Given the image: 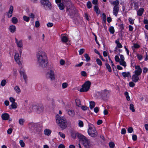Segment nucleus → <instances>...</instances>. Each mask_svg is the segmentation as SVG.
Masks as SVG:
<instances>
[{
    "mask_svg": "<svg viewBox=\"0 0 148 148\" xmlns=\"http://www.w3.org/2000/svg\"><path fill=\"white\" fill-rule=\"evenodd\" d=\"M36 57L39 66L42 68L45 67L47 63V56L43 51H40L36 54Z\"/></svg>",
    "mask_w": 148,
    "mask_h": 148,
    "instance_id": "1",
    "label": "nucleus"
},
{
    "mask_svg": "<svg viewBox=\"0 0 148 148\" xmlns=\"http://www.w3.org/2000/svg\"><path fill=\"white\" fill-rule=\"evenodd\" d=\"M56 120L57 123L61 128L64 129L66 127L67 123L64 117L61 116L57 114L56 116Z\"/></svg>",
    "mask_w": 148,
    "mask_h": 148,
    "instance_id": "2",
    "label": "nucleus"
},
{
    "mask_svg": "<svg viewBox=\"0 0 148 148\" xmlns=\"http://www.w3.org/2000/svg\"><path fill=\"white\" fill-rule=\"evenodd\" d=\"M80 138V141L82 142V143L84 146L86 148H90L92 145L90 140L88 139L86 137L83 136H79Z\"/></svg>",
    "mask_w": 148,
    "mask_h": 148,
    "instance_id": "3",
    "label": "nucleus"
},
{
    "mask_svg": "<svg viewBox=\"0 0 148 148\" xmlns=\"http://www.w3.org/2000/svg\"><path fill=\"white\" fill-rule=\"evenodd\" d=\"M91 84V82L90 81L86 82L82 86V88L80 89L79 91L81 92L88 91L90 88Z\"/></svg>",
    "mask_w": 148,
    "mask_h": 148,
    "instance_id": "4",
    "label": "nucleus"
},
{
    "mask_svg": "<svg viewBox=\"0 0 148 148\" xmlns=\"http://www.w3.org/2000/svg\"><path fill=\"white\" fill-rule=\"evenodd\" d=\"M88 133L90 136L92 137H96L98 135V133L95 128L92 125L90 126L88 130Z\"/></svg>",
    "mask_w": 148,
    "mask_h": 148,
    "instance_id": "5",
    "label": "nucleus"
},
{
    "mask_svg": "<svg viewBox=\"0 0 148 148\" xmlns=\"http://www.w3.org/2000/svg\"><path fill=\"white\" fill-rule=\"evenodd\" d=\"M15 43L17 45V47L19 48L18 49L20 55H21L22 53V48L23 47V40H18L16 38H15Z\"/></svg>",
    "mask_w": 148,
    "mask_h": 148,
    "instance_id": "6",
    "label": "nucleus"
},
{
    "mask_svg": "<svg viewBox=\"0 0 148 148\" xmlns=\"http://www.w3.org/2000/svg\"><path fill=\"white\" fill-rule=\"evenodd\" d=\"M41 4L45 8L46 10L51 9V6L49 0H44L40 2Z\"/></svg>",
    "mask_w": 148,
    "mask_h": 148,
    "instance_id": "7",
    "label": "nucleus"
},
{
    "mask_svg": "<svg viewBox=\"0 0 148 148\" xmlns=\"http://www.w3.org/2000/svg\"><path fill=\"white\" fill-rule=\"evenodd\" d=\"M46 77L47 78L50 79L51 80H54L55 79L54 71L53 70H50L46 74Z\"/></svg>",
    "mask_w": 148,
    "mask_h": 148,
    "instance_id": "8",
    "label": "nucleus"
},
{
    "mask_svg": "<svg viewBox=\"0 0 148 148\" xmlns=\"http://www.w3.org/2000/svg\"><path fill=\"white\" fill-rule=\"evenodd\" d=\"M97 93L103 97H106L108 96L110 94V91L109 90L105 89L101 92H98Z\"/></svg>",
    "mask_w": 148,
    "mask_h": 148,
    "instance_id": "9",
    "label": "nucleus"
},
{
    "mask_svg": "<svg viewBox=\"0 0 148 148\" xmlns=\"http://www.w3.org/2000/svg\"><path fill=\"white\" fill-rule=\"evenodd\" d=\"M34 109L37 113L40 114L43 112L44 107L42 105L39 104L34 106Z\"/></svg>",
    "mask_w": 148,
    "mask_h": 148,
    "instance_id": "10",
    "label": "nucleus"
},
{
    "mask_svg": "<svg viewBox=\"0 0 148 148\" xmlns=\"http://www.w3.org/2000/svg\"><path fill=\"white\" fill-rule=\"evenodd\" d=\"M20 56L19 55V54L18 53H15V55L14 57V58L16 62L17 63H18L19 65L21 64V63L20 61L21 60V55H20Z\"/></svg>",
    "mask_w": 148,
    "mask_h": 148,
    "instance_id": "11",
    "label": "nucleus"
},
{
    "mask_svg": "<svg viewBox=\"0 0 148 148\" xmlns=\"http://www.w3.org/2000/svg\"><path fill=\"white\" fill-rule=\"evenodd\" d=\"M135 69L136 70L134 71L135 74L138 76L140 75L142 73V70L139 66H135Z\"/></svg>",
    "mask_w": 148,
    "mask_h": 148,
    "instance_id": "12",
    "label": "nucleus"
},
{
    "mask_svg": "<svg viewBox=\"0 0 148 148\" xmlns=\"http://www.w3.org/2000/svg\"><path fill=\"white\" fill-rule=\"evenodd\" d=\"M71 135L72 137L73 138H75L77 136L80 140L79 136H83V135L80 134H79L76 132L72 131L71 132Z\"/></svg>",
    "mask_w": 148,
    "mask_h": 148,
    "instance_id": "13",
    "label": "nucleus"
},
{
    "mask_svg": "<svg viewBox=\"0 0 148 148\" xmlns=\"http://www.w3.org/2000/svg\"><path fill=\"white\" fill-rule=\"evenodd\" d=\"M14 10L13 7L12 5H10L7 14L8 17L10 18L12 17Z\"/></svg>",
    "mask_w": 148,
    "mask_h": 148,
    "instance_id": "14",
    "label": "nucleus"
},
{
    "mask_svg": "<svg viewBox=\"0 0 148 148\" xmlns=\"http://www.w3.org/2000/svg\"><path fill=\"white\" fill-rule=\"evenodd\" d=\"M119 10V7H114L113 13L116 16H117Z\"/></svg>",
    "mask_w": 148,
    "mask_h": 148,
    "instance_id": "15",
    "label": "nucleus"
},
{
    "mask_svg": "<svg viewBox=\"0 0 148 148\" xmlns=\"http://www.w3.org/2000/svg\"><path fill=\"white\" fill-rule=\"evenodd\" d=\"M68 114L71 117H73L75 115V113L74 110H66Z\"/></svg>",
    "mask_w": 148,
    "mask_h": 148,
    "instance_id": "16",
    "label": "nucleus"
},
{
    "mask_svg": "<svg viewBox=\"0 0 148 148\" xmlns=\"http://www.w3.org/2000/svg\"><path fill=\"white\" fill-rule=\"evenodd\" d=\"M21 75H23L24 79V80L25 83H26L27 80V77L25 73L23 71L21 70L19 71Z\"/></svg>",
    "mask_w": 148,
    "mask_h": 148,
    "instance_id": "17",
    "label": "nucleus"
},
{
    "mask_svg": "<svg viewBox=\"0 0 148 148\" xmlns=\"http://www.w3.org/2000/svg\"><path fill=\"white\" fill-rule=\"evenodd\" d=\"M9 29L11 33H14L16 31V27L13 25L10 26L9 27Z\"/></svg>",
    "mask_w": 148,
    "mask_h": 148,
    "instance_id": "18",
    "label": "nucleus"
},
{
    "mask_svg": "<svg viewBox=\"0 0 148 148\" xmlns=\"http://www.w3.org/2000/svg\"><path fill=\"white\" fill-rule=\"evenodd\" d=\"M138 75L134 74L132 77V81L135 82H136L138 81L139 80Z\"/></svg>",
    "mask_w": 148,
    "mask_h": 148,
    "instance_id": "19",
    "label": "nucleus"
},
{
    "mask_svg": "<svg viewBox=\"0 0 148 148\" xmlns=\"http://www.w3.org/2000/svg\"><path fill=\"white\" fill-rule=\"evenodd\" d=\"M1 117L3 120H8L9 117V115L6 113L3 114H2Z\"/></svg>",
    "mask_w": 148,
    "mask_h": 148,
    "instance_id": "20",
    "label": "nucleus"
},
{
    "mask_svg": "<svg viewBox=\"0 0 148 148\" xmlns=\"http://www.w3.org/2000/svg\"><path fill=\"white\" fill-rule=\"evenodd\" d=\"M119 1L118 0H116L115 1L112 2L111 3L112 5H114V7H119Z\"/></svg>",
    "mask_w": 148,
    "mask_h": 148,
    "instance_id": "21",
    "label": "nucleus"
},
{
    "mask_svg": "<svg viewBox=\"0 0 148 148\" xmlns=\"http://www.w3.org/2000/svg\"><path fill=\"white\" fill-rule=\"evenodd\" d=\"M58 5L60 10H63L64 8V4L62 3H58Z\"/></svg>",
    "mask_w": 148,
    "mask_h": 148,
    "instance_id": "22",
    "label": "nucleus"
},
{
    "mask_svg": "<svg viewBox=\"0 0 148 148\" xmlns=\"http://www.w3.org/2000/svg\"><path fill=\"white\" fill-rule=\"evenodd\" d=\"M122 75L124 77H130V74L129 72H123L122 73Z\"/></svg>",
    "mask_w": 148,
    "mask_h": 148,
    "instance_id": "23",
    "label": "nucleus"
},
{
    "mask_svg": "<svg viewBox=\"0 0 148 148\" xmlns=\"http://www.w3.org/2000/svg\"><path fill=\"white\" fill-rule=\"evenodd\" d=\"M14 90L16 91V92L18 94H19L21 92V90L19 87L18 86H16L14 88Z\"/></svg>",
    "mask_w": 148,
    "mask_h": 148,
    "instance_id": "24",
    "label": "nucleus"
},
{
    "mask_svg": "<svg viewBox=\"0 0 148 148\" xmlns=\"http://www.w3.org/2000/svg\"><path fill=\"white\" fill-rule=\"evenodd\" d=\"M105 65L106 68V69L108 70V71L110 72H111L112 70L111 67L107 62L106 63Z\"/></svg>",
    "mask_w": 148,
    "mask_h": 148,
    "instance_id": "25",
    "label": "nucleus"
},
{
    "mask_svg": "<svg viewBox=\"0 0 148 148\" xmlns=\"http://www.w3.org/2000/svg\"><path fill=\"white\" fill-rule=\"evenodd\" d=\"M144 9L143 8H140L137 11V14L138 15L140 16L142 15L143 13Z\"/></svg>",
    "mask_w": 148,
    "mask_h": 148,
    "instance_id": "26",
    "label": "nucleus"
},
{
    "mask_svg": "<svg viewBox=\"0 0 148 148\" xmlns=\"http://www.w3.org/2000/svg\"><path fill=\"white\" fill-rule=\"evenodd\" d=\"M95 103L93 101H91L90 102V109H92L95 106Z\"/></svg>",
    "mask_w": 148,
    "mask_h": 148,
    "instance_id": "27",
    "label": "nucleus"
},
{
    "mask_svg": "<svg viewBox=\"0 0 148 148\" xmlns=\"http://www.w3.org/2000/svg\"><path fill=\"white\" fill-rule=\"evenodd\" d=\"M51 130L49 129H46L44 130L45 134L46 135L49 136L51 133Z\"/></svg>",
    "mask_w": 148,
    "mask_h": 148,
    "instance_id": "28",
    "label": "nucleus"
},
{
    "mask_svg": "<svg viewBox=\"0 0 148 148\" xmlns=\"http://www.w3.org/2000/svg\"><path fill=\"white\" fill-rule=\"evenodd\" d=\"M76 104L77 106L78 107H80L81 105V102L79 99H77L75 100Z\"/></svg>",
    "mask_w": 148,
    "mask_h": 148,
    "instance_id": "29",
    "label": "nucleus"
},
{
    "mask_svg": "<svg viewBox=\"0 0 148 148\" xmlns=\"http://www.w3.org/2000/svg\"><path fill=\"white\" fill-rule=\"evenodd\" d=\"M115 43L117 45V47L119 48H121L122 47V45L119 42V40H116Z\"/></svg>",
    "mask_w": 148,
    "mask_h": 148,
    "instance_id": "30",
    "label": "nucleus"
},
{
    "mask_svg": "<svg viewBox=\"0 0 148 148\" xmlns=\"http://www.w3.org/2000/svg\"><path fill=\"white\" fill-rule=\"evenodd\" d=\"M120 64L124 67L126 66V63L124 60H120L119 61Z\"/></svg>",
    "mask_w": 148,
    "mask_h": 148,
    "instance_id": "31",
    "label": "nucleus"
},
{
    "mask_svg": "<svg viewBox=\"0 0 148 148\" xmlns=\"http://www.w3.org/2000/svg\"><path fill=\"white\" fill-rule=\"evenodd\" d=\"M94 9L95 11L96 12V13L97 14H99L100 13L99 11L98 10V8L97 6L95 5L94 7Z\"/></svg>",
    "mask_w": 148,
    "mask_h": 148,
    "instance_id": "32",
    "label": "nucleus"
},
{
    "mask_svg": "<svg viewBox=\"0 0 148 148\" xmlns=\"http://www.w3.org/2000/svg\"><path fill=\"white\" fill-rule=\"evenodd\" d=\"M12 22L14 24H16L18 22V20L15 17H13L12 19Z\"/></svg>",
    "mask_w": 148,
    "mask_h": 148,
    "instance_id": "33",
    "label": "nucleus"
},
{
    "mask_svg": "<svg viewBox=\"0 0 148 148\" xmlns=\"http://www.w3.org/2000/svg\"><path fill=\"white\" fill-rule=\"evenodd\" d=\"M11 106L12 108L15 109L17 108L18 106L17 103L15 102L12 103V104L11 105Z\"/></svg>",
    "mask_w": 148,
    "mask_h": 148,
    "instance_id": "34",
    "label": "nucleus"
},
{
    "mask_svg": "<svg viewBox=\"0 0 148 148\" xmlns=\"http://www.w3.org/2000/svg\"><path fill=\"white\" fill-rule=\"evenodd\" d=\"M62 40L64 42H66L68 41V38L65 36H63L62 38Z\"/></svg>",
    "mask_w": 148,
    "mask_h": 148,
    "instance_id": "35",
    "label": "nucleus"
},
{
    "mask_svg": "<svg viewBox=\"0 0 148 148\" xmlns=\"http://www.w3.org/2000/svg\"><path fill=\"white\" fill-rule=\"evenodd\" d=\"M130 108L132 111L134 112L135 111V109L134 108V105L133 104L131 103L130 105Z\"/></svg>",
    "mask_w": 148,
    "mask_h": 148,
    "instance_id": "36",
    "label": "nucleus"
},
{
    "mask_svg": "<svg viewBox=\"0 0 148 148\" xmlns=\"http://www.w3.org/2000/svg\"><path fill=\"white\" fill-rule=\"evenodd\" d=\"M124 95L126 96V99L127 101H129L130 100V98L128 95V93L127 92H126L124 93Z\"/></svg>",
    "mask_w": 148,
    "mask_h": 148,
    "instance_id": "37",
    "label": "nucleus"
},
{
    "mask_svg": "<svg viewBox=\"0 0 148 148\" xmlns=\"http://www.w3.org/2000/svg\"><path fill=\"white\" fill-rule=\"evenodd\" d=\"M84 56V57H85V58H86V60L87 62H88L90 60V57H89V56H88V55L86 53V54H85Z\"/></svg>",
    "mask_w": 148,
    "mask_h": 148,
    "instance_id": "38",
    "label": "nucleus"
},
{
    "mask_svg": "<svg viewBox=\"0 0 148 148\" xmlns=\"http://www.w3.org/2000/svg\"><path fill=\"white\" fill-rule=\"evenodd\" d=\"M109 145L111 148H114V147L115 145L114 143L113 142H110L109 143Z\"/></svg>",
    "mask_w": 148,
    "mask_h": 148,
    "instance_id": "39",
    "label": "nucleus"
},
{
    "mask_svg": "<svg viewBox=\"0 0 148 148\" xmlns=\"http://www.w3.org/2000/svg\"><path fill=\"white\" fill-rule=\"evenodd\" d=\"M25 122V120L23 119H20L19 120V123L20 125H22Z\"/></svg>",
    "mask_w": 148,
    "mask_h": 148,
    "instance_id": "40",
    "label": "nucleus"
},
{
    "mask_svg": "<svg viewBox=\"0 0 148 148\" xmlns=\"http://www.w3.org/2000/svg\"><path fill=\"white\" fill-rule=\"evenodd\" d=\"M106 16L105 13H103L102 14V18L103 21L104 23H106Z\"/></svg>",
    "mask_w": 148,
    "mask_h": 148,
    "instance_id": "41",
    "label": "nucleus"
},
{
    "mask_svg": "<svg viewBox=\"0 0 148 148\" xmlns=\"http://www.w3.org/2000/svg\"><path fill=\"white\" fill-rule=\"evenodd\" d=\"M109 31L112 34H114V27L112 26L110 27L109 28Z\"/></svg>",
    "mask_w": 148,
    "mask_h": 148,
    "instance_id": "42",
    "label": "nucleus"
},
{
    "mask_svg": "<svg viewBox=\"0 0 148 148\" xmlns=\"http://www.w3.org/2000/svg\"><path fill=\"white\" fill-rule=\"evenodd\" d=\"M23 19L25 21L27 22H28L29 20V17L26 16H23Z\"/></svg>",
    "mask_w": 148,
    "mask_h": 148,
    "instance_id": "43",
    "label": "nucleus"
},
{
    "mask_svg": "<svg viewBox=\"0 0 148 148\" xmlns=\"http://www.w3.org/2000/svg\"><path fill=\"white\" fill-rule=\"evenodd\" d=\"M19 143L20 144V145L22 147H23L25 146V143L23 140H20L19 141Z\"/></svg>",
    "mask_w": 148,
    "mask_h": 148,
    "instance_id": "44",
    "label": "nucleus"
},
{
    "mask_svg": "<svg viewBox=\"0 0 148 148\" xmlns=\"http://www.w3.org/2000/svg\"><path fill=\"white\" fill-rule=\"evenodd\" d=\"M96 62L100 66H101L102 65V63L101 60L99 58H97L96 59Z\"/></svg>",
    "mask_w": 148,
    "mask_h": 148,
    "instance_id": "45",
    "label": "nucleus"
},
{
    "mask_svg": "<svg viewBox=\"0 0 148 148\" xmlns=\"http://www.w3.org/2000/svg\"><path fill=\"white\" fill-rule=\"evenodd\" d=\"M129 22L130 24H134V19H133L132 18H130L128 19Z\"/></svg>",
    "mask_w": 148,
    "mask_h": 148,
    "instance_id": "46",
    "label": "nucleus"
},
{
    "mask_svg": "<svg viewBox=\"0 0 148 148\" xmlns=\"http://www.w3.org/2000/svg\"><path fill=\"white\" fill-rule=\"evenodd\" d=\"M87 7L88 8H90L92 7L91 3L90 1H88L87 4Z\"/></svg>",
    "mask_w": 148,
    "mask_h": 148,
    "instance_id": "47",
    "label": "nucleus"
},
{
    "mask_svg": "<svg viewBox=\"0 0 148 148\" xmlns=\"http://www.w3.org/2000/svg\"><path fill=\"white\" fill-rule=\"evenodd\" d=\"M78 124L79 126L80 127H82L83 126V123L82 121L79 120V121Z\"/></svg>",
    "mask_w": 148,
    "mask_h": 148,
    "instance_id": "48",
    "label": "nucleus"
},
{
    "mask_svg": "<svg viewBox=\"0 0 148 148\" xmlns=\"http://www.w3.org/2000/svg\"><path fill=\"white\" fill-rule=\"evenodd\" d=\"M68 86V84L66 83H64L62 84V86L63 88H66Z\"/></svg>",
    "mask_w": 148,
    "mask_h": 148,
    "instance_id": "49",
    "label": "nucleus"
},
{
    "mask_svg": "<svg viewBox=\"0 0 148 148\" xmlns=\"http://www.w3.org/2000/svg\"><path fill=\"white\" fill-rule=\"evenodd\" d=\"M58 133L61 137H62L63 138H65V136L64 134L60 132H59Z\"/></svg>",
    "mask_w": 148,
    "mask_h": 148,
    "instance_id": "50",
    "label": "nucleus"
},
{
    "mask_svg": "<svg viewBox=\"0 0 148 148\" xmlns=\"http://www.w3.org/2000/svg\"><path fill=\"white\" fill-rule=\"evenodd\" d=\"M85 49H81L79 51V55L82 54L84 52Z\"/></svg>",
    "mask_w": 148,
    "mask_h": 148,
    "instance_id": "51",
    "label": "nucleus"
},
{
    "mask_svg": "<svg viewBox=\"0 0 148 148\" xmlns=\"http://www.w3.org/2000/svg\"><path fill=\"white\" fill-rule=\"evenodd\" d=\"M81 75L84 77L87 76V73L85 71H82L81 72Z\"/></svg>",
    "mask_w": 148,
    "mask_h": 148,
    "instance_id": "52",
    "label": "nucleus"
},
{
    "mask_svg": "<svg viewBox=\"0 0 148 148\" xmlns=\"http://www.w3.org/2000/svg\"><path fill=\"white\" fill-rule=\"evenodd\" d=\"M6 83V81L5 80H3L1 82V85L3 86H5Z\"/></svg>",
    "mask_w": 148,
    "mask_h": 148,
    "instance_id": "53",
    "label": "nucleus"
},
{
    "mask_svg": "<svg viewBox=\"0 0 148 148\" xmlns=\"http://www.w3.org/2000/svg\"><path fill=\"white\" fill-rule=\"evenodd\" d=\"M133 129L132 127H130L127 129V131L129 133H131L132 132Z\"/></svg>",
    "mask_w": 148,
    "mask_h": 148,
    "instance_id": "54",
    "label": "nucleus"
},
{
    "mask_svg": "<svg viewBox=\"0 0 148 148\" xmlns=\"http://www.w3.org/2000/svg\"><path fill=\"white\" fill-rule=\"evenodd\" d=\"M34 125V124L33 123H30L29 124V126L31 129H32Z\"/></svg>",
    "mask_w": 148,
    "mask_h": 148,
    "instance_id": "55",
    "label": "nucleus"
},
{
    "mask_svg": "<svg viewBox=\"0 0 148 148\" xmlns=\"http://www.w3.org/2000/svg\"><path fill=\"white\" fill-rule=\"evenodd\" d=\"M135 85L134 83L132 82H130L129 83V86L130 87H133Z\"/></svg>",
    "mask_w": 148,
    "mask_h": 148,
    "instance_id": "56",
    "label": "nucleus"
},
{
    "mask_svg": "<svg viewBox=\"0 0 148 148\" xmlns=\"http://www.w3.org/2000/svg\"><path fill=\"white\" fill-rule=\"evenodd\" d=\"M132 138L134 141H136L137 139V136L136 135H133L132 136Z\"/></svg>",
    "mask_w": 148,
    "mask_h": 148,
    "instance_id": "57",
    "label": "nucleus"
},
{
    "mask_svg": "<svg viewBox=\"0 0 148 148\" xmlns=\"http://www.w3.org/2000/svg\"><path fill=\"white\" fill-rule=\"evenodd\" d=\"M62 3H63L64 5L67 4L68 1H69V0H62Z\"/></svg>",
    "mask_w": 148,
    "mask_h": 148,
    "instance_id": "58",
    "label": "nucleus"
},
{
    "mask_svg": "<svg viewBox=\"0 0 148 148\" xmlns=\"http://www.w3.org/2000/svg\"><path fill=\"white\" fill-rule=\"evenodd\" d=\"M81 108L83 110H86L88 108H87L86 106H81Z\"/></svg>",
    "mask_w": 148,
    "mask_h": 148,
    "instance_id": "59",
    "label": "nucleus"
},
{
    "mask_svg": "<svg viewBox=\"0 0 148 148\" xmlns=\"http://www.w3.org/2000/svg\"><path fill=\"white\" fill-rule=\"evenodd\" d=\"M115 61L117 62H119L120 61V59L119 57L118 56H116L115 57Z\"/></svg>",
    "mask_w": 148,
    "mask_h": 148,
    "instance_id": "60",
    "label": "nucleus"
},
{
    "mask_svg": "<svg viewBox=\"0 0 148 148\" xmlns=\"http://www.w3.org/2000/svg\"><path fill=\"white\" fill-rule=\"evenodd\" d=\"M65 63V61L62 59H61L60 61V64L62 65H64Z\"/></svg>",
    "mask_w": 148,
    "mask_h": 148,
    "instance_id": "61",
    "label": "nucleus"
},
{
    "mask_svg": "<svg viewBox=\"0 0 148 148\" xmlns=\"http://www.w3.org/2000/svg\"><path fill=\"white\" fill-rule=\"evenodd\" d=\"M126 132V130L125 128H123L122 129L121 131V133L122 134H125Z\"/></svg>",
    "mask_w": 148,
    "mask_h": 148,
    "instance_id": "62",
    "label": "nucleus"
},
{
    "mask_svg": "<svg viewBox=\"0 0 148 148\" xmlns=\"http://www.w3.org/2000/svg\"><path fill=\"white\" fill-rule=\"evenodd\" d=\"M12 131V129L11 128H9L7 130V132L8 134H11Z\"/></svg>",
    "mask_w": 148,
    "mask_h": 148,
    "instance_id": "63",
    "label": "nucleus"
},
{
    "mask_svg": "<svg viewBox=\"0 0 148 148\" xmlns=\"http://www.w3.org/2000/svg\"><path fill=\"white\" fill-rule=\"evenodd\" d=\"M40 26V23L38 21H36L35 22V26L36 27H38Z\"/></svg>",
    "mask_w": 148,
    "mask_h": 148,
    "instance_id": "64",
    "label": "nucleus"
}]
</instances>
